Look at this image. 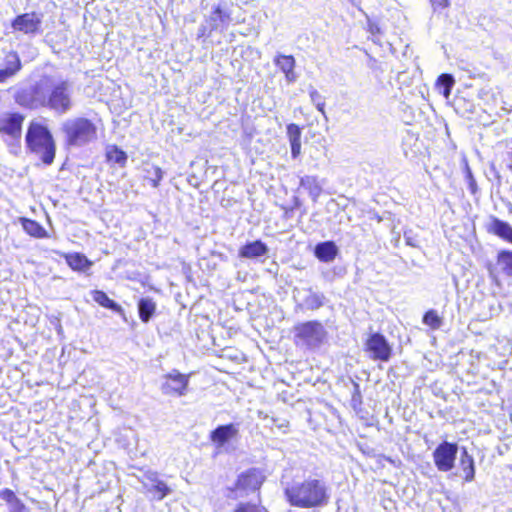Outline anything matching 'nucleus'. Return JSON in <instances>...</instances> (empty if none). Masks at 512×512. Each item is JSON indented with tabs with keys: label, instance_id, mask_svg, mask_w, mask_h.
I'll list each match as a JSON object with an SVG mask.
<instances>
[{
	"label": "nucleus",
	"instance_id": "f257e3e1",
	"mask_svg": "<svg viewBox=\"0 0 512 512\" xmlns=\"http://www.w3.org/2000/svg\"><path fill=\"white\" fill-rule=\"evenodd\" d=\"M287 502L297 508L316 509L329 503L330 494L326 484L318 478H306L294 482L284 491Z\"/></svg>",
	"mask_w": 512,
	"mask_h": 512
},
{
	"label": "nucleus",
	"instance_id": "f03ea898",
	"mask_svg": "<svg viewBox=\"0 0 512 512\" xmlns=\"http://www.w3.org/2000/svg\"><path fill=\"white\" fill-rule=\"evenodd\" d=\"M101 119L94 120L84 115L66 119L60 127L64 146L68 149L80 148L95 142L98 139Z\"/></svg>",
	"mask_w": 512,
	"mask_h": 512
},
{
	"label": "nucleus",
	"instance_id": "7ed1b4c3",
	"mask_svg": "<svg viewBox=\"0 0 512 512\" xmlns=\"http://www.w3.org/2000/svg\"><path fill=\"white\" fill-rule=\"evenodd\" d=\"M25 143L27 149L38 156L45 165H51L56 156V143L52 133L45 125L32 120L29 122Z\"/></svg>",
	"mask_w": 512,
	"mask_h": 512
},
{
	"label": "nucleus",
	"instance_id": "20e7f679",
	"mask_svg": "<svg viewBox=\"0 0 512 512\" xmlns=\"http://www.w3.org/2000/svg\"><path fill=\"white\" fill-rule=\"evenodd\" d=\"M266 481V475L261 468L250 467L240 472L234 483L226 488V496L231 500H238L250 494L255 495V499L261 497V489Z\"/></svg>",
	"mask_w": 512,
	"mask_h": 512
},
{
	"label": "nucleus",
	"instance_id": "39448f33",
	"mask_svg": "<svg viewBox=\"0 0 512 512\" xmlns=\"http://www.w3.org/2000/svg\"><path fill=\"white\" fill-rule=\"evenodd\" d=\"M326 337V330L318 320L297 323L293 327V342L297 347L313 349L318 347Z\"/></svg>",
	"mask_w": 512,
	"mask_h": 512
},
{
	"label": "nucleus",
	"instance_id": "423d86ee",
	"mask_svg": "<svg viewBox=\"0 0 512 512\" xmlns=\"http://www.w3.org/2000/svg\"><path fill=\"white\" fill-rule=\"evenodd\" d=\"M58 114H65L73 107L71 86L68 81H60L49 90L44 104Z\"/></svg>",
	"mask_w": 512,
	"mask_h": 512
},
{
	"label": "nucleus",
	"instance_id": "0eeeda50",
	"mask_svg": "<svg viewBox=\"0 0 512 512\" xmlns=\"http://www.w3.org/2000/svg\"><path fill=\"white\" fill-rule=\"evenodd\" d=\"M190 374H183L177 369L163 375L161 391L169 397H183L188 392Z\"/></svg>",
	"mask_w": 512,
	"mask_h": 512
},
{
	"label": "nucleus",
	"instance_id": "6e6552de",
	"mask_svg": "<svg viewBox=\"0 0 512 512\" xmlns=\"http://www.w3.org/2000/svg\"><path fill=\"white\" fill-rule=\"evenodd\" d=\"M25 115L19 111L4 112L0 116V136L19 140L22 136Z\"/></svg>",
	"mask_w": 512,
	"mask_h": 512
},
{
	"label": "nucleus",
	"instance_id": "1a4fd4ad",
	"mask_svg": "<svg viewBox=\"0 0 512 512\" xmlns=\"http://www.w3.org/2000/svg\"><path fill=\"white\" fill-rule=\"evenodd\" d=\"M364 350L374 361L387 362L392 356V347L384 335L373 333L365 341Z\"/></svg>",
	"mask_w": 512,
	"mask_h": 512
},
{
	"label": "nucleus",
	"instance_id": "9d476101",
	"mask_svg": "<svg viewBox=\"0 0 512 512\" xmlns=\"http://www.w3.org/2000/svg\"><path fill=\"white\" fill-rule=\"evenodd\" d=\"M458 445L454 442L442 441L433 452V461L439 471L448 472L453 469Z\"/></svg>",
	"mask_w": 512,
	"mask_h": 512
},
{
	"label": "nucleus",
	"instance_id": "9b49d317",
	"mask_svg": "<svg viewBox=\"0 0 512 512\" xmlns=\"http://www.w3.org/2000/svg\"><path fill=\"white\" fill-rule=\"evenodd\" d=\"M22 69L17 51L0 47V83L16 76Z\"/></svg>",
	"mask_w": 512,
	"mask_h": 512
},
{
	"label": "nucleus",
	"instance_id": "f8f14e48",
	"mask_svg": "<svg viewBox=\"0 0 512 512\" xmlns=\"http://www.w3.org/2000/svg\"><path fill=\"white\" fill-rule=\"evenodd\" d=\"M42 19L35 12L23 13L16 16L11 23L15 31L24 34H35L40 31Z\"/></svg>",
	"mask_w": 512,
	"mask_h": 512
},
{
	"label": "nucleus",
	"instance_id": "ddd939ff",
	"mask_svg": "<svg viewBox=\"0 0 512 512\" xmlns=\"http://www.w3.org/2000/svg\"><path fill=\"white\" fill-rule=\"evenodd\" d=\"M238 434L239 429L237 425L234 423H228L225 425H219L212 430L209 434V439L216 448H222L230 441L236 439Z\"/></svg>",
	"mask_w": 512,
	"mask_h": 512
},
{
	"label": "nucleus",
	"instance_id": "4468645a",
	"mask_svg": "<svg viewBox=\"0 0 512 512\" xmlns=\"http://www.w3.org/2000/svg\"><path fill=\"white\" fill-rule=\"evenodd\" d=\"M67 266L74 272L87 273L93 266V261L80 252L63 253Z\"/></svg>",
	"mask_w": 512,
	"mask_h": 512
},
{
	"label": "nucleus",
	"instance_id": "2eb2a0df",
	"mask_svg": "<svg viewBox=\"0 0 512 512\" xmlns=\"http://www.w3.org/2000/svg\"><path fill=\"white\" fill-rule=\"evenodd\" d=\"M489 234L495 235L503 241L512 244V226L495 216L490 218V223L486 227Z\"/></svg>",
	"mask_w": 512,
	"mask_h": 512
},
{
	"label": "nucleus",
	"instance_id": "dca6fc26",
	"mask_svg": "<svg viewBox=\"0 0 512 512\" xmlns=\"http://www.w3.org/2000/svg\"><path fill=\"white\" fill-rule=\"evenodd\" d=\"M274 64L284 73L288 83H293L297 79L295 73V58L292 55L278 54L274 58Z\"/></svg>",
	"mask_w": 512,
	"mask_h": 512
},
{
	"label": "nucleus",
	"instance_id": "f3484780",
	"mask_svg": "<svg viewBox=\"0 0 512 512\" xmlns=\"http://www.w3.org/2000/svg\"><path fill=\"white\" fill-rule=\"evenodd\" d=\"M459 471L464 482H472L475 478V462L471 454L466 448H463L459 459Z\"/></svg>",
	"mask_w": 512,
	"mask_h": 512
},
{
	"label": "nucleus",
	"instance_id": "a211bd4d",
	"mask_svg": "<svg viewBox=\"0 0 512 512\" xmlns=\"http://www.w3.org/2000/svg\"><path fill=\"white\" fill-rule=\"evenodd\" d=\"M91 296L93 301L102 308L111 310L112 312L121 316L125 315L123 307L117 302H115L113 299L109 298V296L104 291L99 289L92 290Z\"/></svg>",
	"mask_w": 512,
	"mask_h": 512
},
{
	"label": "nucleus",
	"instance_id": "6ab92c4d",
	"mask_svg": "<svg viewBox=\"0 0 512 512\" xmlns=\"http://www.w3.org/2000/svg\"><path fill=\"white\" fill-rule=\"evenodd\" d=\"M268 252V247L261 240L248 242L239 249V256L241 258H257L265 255Z\"/></svg>",
	"mask_w": 512,
	"mask_h": 512
},
{
	"label": "nucleus",
	"instance_id": "aec40b11",
	"mask_svg": "<svg viewBox=\"0 0 512 512\" xmlns=\"http://www.w3.org/2000/svg\"><path fill=\"white\" fill-rule=\"evenodd\" d=\"M299 187L304 189L309 194L313 202H317L318 198L323 193L322 186L316 176L306 175L301 177L299 181Z\"/></svg>",
	"mask_w": 512,
	"mask_h": 512
},
{
	"label": "nucleus",
	"instance_id": "412c9836",
	"mask_svg": "<svg viewBox=\"0 0 512 512\" xmlns=\"http://www.w3.org/2000/svg\"><path fill=\"white\" fill-rule=\"evenodd\" d=\"M314 253L321 262H331L336 258L338 249L333 241H325L316 245Z\"/></svg>",
	"mask_w": 512,
	"mask_h": 512
},
{
	"label": "nucleus",
	"instance_id": "4be33fe9",
	"mask_svg": "<svg viewBox=\"0 0 512 512\" xmlns=\"http://www.w3.org/2000/svg\"><path fill=\"white\" fill-rule=\"evenodd\" d=\"M139 319L143 323H148L156 314V302L150 297H142L137 302Z\"/></svg>",
	"mask_w": 512,
	"mask_h": 512
},
{
	"label": "nucleus",
	"instance_id": "5701e85b",
	"mask_svg": "<svg viewBox=\"0 0 512 512\" xmlns=\"http://www.w3.org/2000/svg\"><path fill=\"white\" fill-rule=\"evenodd\" d=\"M23 230L31 237L37 239H43L48 237V233L45 228L36 220L27 217H21L19 219Z\"/></svg>",
	"mask_w": 512,
	"mask_h": 512
},
{
	"label": "nucleus",
	"instance_id": "b1692460",
	"mask_svg": "<svg viewBox=\"0 0 512 512\" xmlns=\"http://www.w3.org/2000/svg\"><path fill=\"white\" fill-rule=\"evenodd\" d=\"M105 159L108 163L118 164L120 167H125L128 156L124 150L115 144L107 146L105 150Z\"/></svg>",
	"mask_w": 512,
	"mask_h": 512
},
{
	"label": "nucleus",
	"instance_id": "393cba45",
	"mask_svg": "<svg viewBox=\"0 0 512 512\" xmlns=\"http://www.w3.org/2000/svg\"><path fill=\"white\" fill-rule=\"evenodd\" d=\"M232 512H270L263 504L262 497L251 501H240L233 508Z\"/></svg>",
	"mask_w": 512,
	"mask_h": 512
},
{
	"label": "nucleus",
	"instance_id": "a878e982",
	"mask_svg": "<svg viewBox=\"0 0 512 512\" xmlns=\"http://www.w3.org/2000/svg\"><path fill=\"white\" fill-rule=\"evenodd\" d=\"M151 481L152 485L148 488V491L153 495L154 499L160 501L171 492V489L163 480L154 477Z\"/></svg>",
	"mask_w": 512,
	"mask_h": 512
},
{
	"label": "nucleus",
	"instance_id": "bb28decb",
	"mask_svg": "<svg viewBox=\"0 0 512 512\" xmlns=\"http://www.w3.org/2000/svg\"><path fill=\"white\" fill-rule=\"evenodd\" d=\"M454 83L455 81L451 74L443 73L437 78L435 87L445 98H448Z\"/></svg>",
	"mask_w": 512,
	"mask_h": 512
},
{
	"label": "nucleus",
	"instance_id": "cd10ccee",
	"mask_svg": "<svg viewBox=\"0 0 512 512\" xmlns=\"http://www.w3.org/2000/svg\"><path fill=\"white\" fill-rule=\"evenodd\" d=\"M497 264L500 266L502 272L509 277H512V251L500 250L497 253Z\"/></svg>",
	"mask_w": 512,
	"mask_h": 512
},
{
	"label": "nucleus",
	"instance_id": "c85d7f7f",
	"mask_svg": "<svg viewBox=\"0 0 512 512\" xmlns=\"http://www.w3.org/2000/svg\"><path fill=\"white\" fill-rule=\"evenodd\" d=\"M425 326L432 330H438L443 325V318L434 309L427 310L422 317Z\"/></svg>",
	"mask_w": 512,
	"mask_h": 512
},
{
	"label": "nucleus",
	"instance_id": "c756f323",
	"mask_svg": "<svg viewBox=\"0 0 512 512\" xmlns=\"http://www.w3.org/2000/svg\"><path fill=\"white\" fill-rule=\"evenodd\" d=\"M162 178L163 171L159 166L152 165L145 169V179L152 185V187L157 188L160 185Z\"/></svg>",
	"mask_w": 512,
	"mask_h": 512
},
{
	"label": "nucleus",
	"instance_id": "7c9ffc66",
	"mask_svg": "<svg viewBox=\"0 0 512 512\" xmlns=\"http://www.w3.org/2000/svg\"><path fill=\"white\" fill-rule=\"evenodd\" d=\"M309 97H310L312 103L316 106L317 110L324 115L325 114V98L315 88L309 89Z\"/></svg>",
	"mask_w": 512,
	"mask_h": 512
},
{
	"label": "nucleus",
	"instance_id": "2f4dec72",
	"mask_svg": "<svg viewBox=\"0 0 512 512\" xmlns=\"http://www.w3.org/2000/svg\"><path fill=\"white\" fill-rule=\"evenodd\" d=\"M287 135L289 142L301 141V128L295 123H290L287 125Z\"/></svg>",
	"mask_w": 512,
	"mask_h": 512
},
{
	"label": "nucleus",
	"instance_id": "473e14b6",
	"mask_svg": "<svg viewBox=\"0 0 512 512\" xmlns=\"http://www.w3.org/2000/svg\"><path fill=\"white\" fill-rule=\"evenodd\" d=\"M0 498L6 501L10 506L16 504L17 502H21L14 491L9 488H5L0 491Z\"/></svg>",
	"mask_w": 512,
	"mask_h": 512
},
{
	"label": "nucleus",
	"instance_id": "72a5a7b5",
	"mask_svg": "<svg viewBox=\"0 0 512 512\" xmlns=\"http://www.w3.org/2000/svg\"><path fill=\"white\" fill-rule=\"evenodd\" d=\"M353 393L351 396V404L353 408H358L362 404V395L360 390V385L357 382H353Z\"/></svg>",
	"mask_w": 512,
	"mask_h": 512
},
{
	"label": "nucleus",
	"instance_id": "f704fd0d",
	"mask_svg": "<svg viewBox=\"0 0 512 512\" xmlns=\"http://www.w3.org/2000/svg\"><path fill=\"white\" fill-rule=\"evenodd\" d=\"M214 16V20H218L220 22H226L230 19V14L224 11L220 6H216L212 12Z\"/></svg>",
	"mask_w": 512,
	"mask_h": 512
},
{
	"label": "nucleus",
	"instance_id": "c9c22d12",
	"mask_svg": "<svg viewBox=\"0 0 512 512\" xmlns=\"http://www.w3.org/2000/svg\"><path fill=\"white\" fill-rule=\"evenodd\" d=\"M291 155L293 158H297L301 153V141L290 142Z\"/></svg>",
	"mask_w": 512,
	"mask_h": 512
},
{
	"label": "nucleus",
	"instance_id": "e433bc0d",
	"mask_svg": "<svg viewBox=\"0 0 512 512\" xmlns=\"http://www.w3.org/2000/svg\"><path fill=\"white\" fill-rule=\"evenodd\" d=\"M367 30L373 36H376V35H379L382 33L380 26L376 22H369Z\"/></svg>",
	"mask_w": 512,
	"mask_h": 512
},
{
	"label": "nucleus",
	"instance_id": "4c0bfd02",
	"mask_svg": "<svg viewBox=\"0 0 512 512\" xmlns=\"http://www.w3.org/2000/svg\"><path fill=\"white\" fill-rule=\"evenodd\" d=\"M434 8L445 9L450 5L449 0H430Z\"/></svg>",
	"mask_w": 512,
	"mask_h": 512
},
{
	"label": "nucleus",
	"instance_id": "58836bf2",
	"mask_svg": "<svg viewBox=\"0 0 512 512\" xmlns=\"http://www.w3.org/2000/svg\"><path fill=\"white\" fill-rule=\"evenodd\" d=\"M9 512H27V508L25 504L21 502H17L14 505H11L9 508Z\"/></svg>",
	"mask_w": 512,
	"mask_h": 512
},
{
	"label": "nucleus",
	"instance_id": "ea45409f",
	"mask_svg": "<svg viewBox=\"0 0 512 512\" xmlns=\"http://www.w3.org/2000/svg\"><path fill=\"white\" fill-rule=\"evenodd\" d=\"M277 428L286 433L289 431L290 422L288 420H283L281 423L277 424Z\"/></svg>",
	"mask_w": 512,
	"mask_h": 512
},
{
	"label": "nucleus",
	"instance_id": "a19ab883",
	"mask_svg": "<svg viewBox=\"0 0 512 512\" xmlns=\"http://www.w3.org/2000/svg\"><path fill=\"white\" fill-rule=\"evenodd\" d=\"M313 299L315 302V304L313 305V308H319L320 306H322V301L318 296H316V295L313 296Z\"/></svg>",
	"mask_w": 512,
	"mask_h": 512
},
{
	"label": "nucleus",
	"instance_id": "79ce46f5",
	"mask_svg": "<svg viewBox=\"0 0 512 512\" xmlns=\"http://www.w3.org/2000/svg\"><path fill=\"white\" fill-rule=\"evenodd\" d=\"M292 209H286L285 210V214H288L289 211H291Z\"/></svg>",
	"mask_w": 512,
	"mask_h": 512
}]
</instances>
